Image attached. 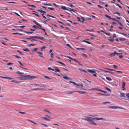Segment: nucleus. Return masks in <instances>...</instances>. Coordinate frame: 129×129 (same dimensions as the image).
Listing matches in <instances>:
<instances>
[{
	"mask_svg": "<svg viewBox=\"0 0 129 129\" xmlns=\"http://www.w3.org/2000/svg\"><path fill=\"white\" fill-rule=\"evenodd\" d=\"M14 56H15V57H16L17 58H21V57L19 56H17V55H14Z\"/></svg>",
	"mask_w": 129,
	"mask_h": 129,
	"instance_id": "nucleus-55",
	"label": "nucleus"
},
{
	"mask_svg": "<svg viewBox=\"0 0 129 129\" xmlns=\"http://www.w3.org/2000/svg\"><path fill=\"white\" fill-rule=\"evenodd\" d=\"M122 53L120 54L119 53H118L116 52V51H114V52L113 53H110L109 55V56L113 57L115 56V54H121Z\"/></svg>",
	"mask_w": 129,
	"mask_h": 129,
	"instance_id": "nucleus-4",
	"label": "nucleus"
},
{
	"mask_svg": "<svg viewBox=\"0 0 129 129\" xmlns=\"http://www.w3.org/2000/svg\"><path fill=\"white\" fill-rule=\"evenodd\" d=\"M110 104V102H103L102 103V104L104 105H106L107 104Z\"/></svg>",
	"mask_w": 129,
	"mask_h": 129,
	"instance_id": "nucleus-23",
	"label": "nucleus"
},
{
	"mask_svg": "<svg viewBox=\"0 0 129 129\" xmlns=\"http://www.w3.org/2000/svg\"><path fill=\"white\" fill-rule=\"evenodd\" d=\"M7 2L8 3H13V4H16V2Z\"/></svg>",
	"mask_w": 129,
	"mask_h": 129,
	"instance_id": "nucleus-57",
	"label": "nucleus"
},
{
	"mask_svg": "<svg viewBox=\"0 0 129 129\" xmlns=\"http://www.w3.org/2000/svg\"><path fill=\"white\" fill-rule=\"evenodd\" d=\"M103 71L104 72H108V73H112V74L113 73L112 72H110V71H106L104 70H103Z\"/></svg>",
	"mask_w": 129,
	"mask_h": 129,
	"instance_id": "nucleus-33",
	"label": "nucleus"
},
{
	"mask_svg": "<svg viewBox=\"0 0 129 129\" xmlns=\"http://www.w3.org/2000/svg\"><path fill=\"white\" fill-rule=\"evenodd\" d=\"M0 77L6 79H9V80H11V79H13V78L8 77H3L1 76H0Z\"/></svg>",
	"mask_w": 129,
	"mask_h": 129,
	"instance_id": "nucleus-7",
	"label": "nucleus"
},
{
	"mask_svg": "<svg viewBox=\"0 0 129 129\" xmlns=\"http://www.w3.org/2000/svg\"><path fill=\"white\" fill-rule=\"evenodd\" d=\"M46 47L45 46H43L41 48V51H43V49H45L46 48Z\"/></svg>",
	"mask_w": 129,
	"mask_h": 129,
	"instance_id": "nucleus-41",
	"label": "nucleus"
},
{
	"mask_svg": "<svg viewBox=\"0 0 129 129\" xmlns=\"http://www.w3.org/2000/svg\"><path fill=\"white\" fill-rule=\"evenodd\" d=\"M41 87H45L46 86V85H40V86Z\"/></svg>",
	"mask_w": 129,
	"mask_h": 129,
	"instance_id": "nucleus-43",
	"label": "nucleus"
},
{
	"mask_svg": "<svg viewBox=\"0 0 129 129\" xmlns=\"http://www.w3.org/2000/svg\"><path fill=\"white\" fill-rule=\"evenodd\" d=\"M47 8L52 10H55L54 8L49 7H48Z\"/></svg>",
	"mask_w": 129,
	"mask_h": 129,
	"instance_id": "nucleus-37",
	"label": "nucleus"
},
{
	"mask_svg": "<svg viewBox=\"0 0 129 129\" xmlns=\"http://www.w3.org/2000/svg\"><path fill=\"white\" fill-rule=\"evenodd\" d=\"M36 39H40L41 40L44 41L46 40V39L44 38V37H38L36 36V37H34Z\"/></svg>",
	"mask_w": 129,
	"mask_h": 129,
	"instance_id": "nucleus-6",
	"label": "nucleus"
},
{
	"mask_svg": "<svg viewBox=\"0 0 129 129\" xmlns=\"http://www.w3.org/2000/svg\"><path fill=\"white\" fill-rule=\"evenodd\" d=\"M105 16L106 17L108 18L109 19H111V17L110 16H108V15H107V14H106L105 15Z\"/></svg>",
	"mask_w": 129,
	"mask_h": 129,
	"instance_id": "nucleus-25",
	"label": "nucleus"
},
{
	"mask_svg": "<svg viewBox=\"0 0 129 129\" xmlns=\"http://www.w3.org/2000/svg\"><path fill=\"white\" fill-rule=\"evenodd\" d=\"M98 94L101 95H103L109 96L110 95L109 94H103V93H98Z\"/></svg>",
	"mask_w": 129,
	"mask_h": 129,
	"instance_id": "nucleus-32",
	"label": "nucleus"
},
{
	"mask_svg": "<svg viewBox=\"0 0 129 129\" xmlns=\"http://www.w3.org/2000/svg\"><path fill=\"white\" fill-rule=\"evenodd\" d=\"M23 50L25 51H30L29 50L28 48L23 49Z\"/></svg>",
	"mask_w": 129,
	"mask_h": 129,
	"instance_id": "nucleus-18",
	"label": "nucleus"
},
{
	"mask_svg": "<svg viewBox=\"0 0 129 129\" xmlns=\"http://www.w3.org/2000/svg\"><path fill=\"white\" fill-rule=\"evenodd\" d=\"M113 68L116 69H117L118 68V67L116 65H114L113 66Z\"/></svg>",
	"mask_w": 129,
	"mask_h": 129,
	"instance_id": "nucleus-36",
	"label": "nucleus"
},
{
	"mask_svg": "<svg viewBox=\"0 0 129 129\" xmlns=\"http://www.w3.org/2000/svg\"><path fill=\"white\" fill-rule=\"evenodd\" d=\"M63 78L65 79H66V80H67V79L70 80V78L68 77L67 76H63Z\"/></svg>",
	"mask_w": 129,
	"mask_h": 129,
	"instance_id": "nucleus-22",
	"label": "nucleus"
},
{
	"mask_svg": "<svg viewBox=\"0 0 129 129\" xmlns=\"http://www.w3.org/2000/svg\"><path fill=\"white\" fill-rule=\"evenodd\" d=\"M41 118L44 119V120H46V121H50V119H48L46 117H41Z\"/></svg>",
	"mask_w": 129,
	"mask_h": 129,
	"instance_id": "nucleus-14",
	"label": "nucleus"
},
{
	"mask_svg": "<svg viewBox=\"0 0 129 129\" xmlns=\"http://www.w3.org/2000/svg\"><path fill=\"white\" fill-rule=\"evenodd\" d=\"M36 51L37 52V53L39 54V55L40 56V57H41L44 58L42 56L43 55V53L42 52L37 51L36 50Z\"/></svg>",
	"mask_w": 129,
	"mask_h": 129,
	"instance_id": "nucleus-11",
	"label": "nucleus"
},
{
	"mask_svg": "<svg viewBox=\"0 0 129 129\" xmlns=\"http://www.w3.org/2000/svg\"><path fill=\"white\" fill-rule=\"evenodd\" d=\"M32 14H34L36 16H37V17H39V15H38V14H36L35 13H33Z\"/></svg>",
	"mask_w": 129,
	"mask_h": 129,
	"instance_id": "nucleus-59",
	"label": "nucleus"
},
{
	"mask_svg": "<svg viewBox=\"0 0 129 129\" xmlns=\"http://www.w3.org/2000/svg\"><path fill=\"white\" fill-rule=\"evenodd\" d=\"M73 60L74 61H76V62H78V63H80V62L78 61H77V60L75 59H73Z\"/></svg>",
	"mask_w": 129,
	"mask_h": 129,
	"instance_id": "nucleus-47",
	"label": "nucleus"
},
{
	"mask_svg": "<svg viewBox=\"0 0 129 129\" xmlns=\"http://www.w3.org/2000/svg\"><path fill=\"white\" fill-rule=\"evenodd\" d=\"M125 82H123L122 83V90H124L126 89V88H125Z\"/></svg>",
	"mask_w": 129,
	"mask_h": 129,
	"instance_id": "nucleus-9",
	"label": "nucleus"
},
{
	"mask_svg": "<svg viewBox=\"0 0 129 129\" xmlns=\"http://www.w3.org/2000/svg\"><path fill=\"white\" fill-rule=\"evenodd\" d=\"M16 73L19 74L23 75L24 74L23 73L19 71H17Z\"/></svg>",
	"mask_w": 129,
	"mask_h": 129,
	"instance_id": "nucleus-17",
	"label": "nucleus"
},
{
	"mask_svg": "<svg viewBox=\"0 0 129 129\" xmlns=\"http://www.w3.org/2000/svg\"><path fill=\"white\" fill-rule=\"evenodd\" d=\"M38 27V28H39V29H40L41 30H43L44 32H45V29H44L43 28H40L39 27Z\"/></svg>",
	"mask_w": 129,
	"mask_h": 129,
	"instance_id": "nucleus-45",
	"label": "nucleus"
},
{
	"mask_svg": "<svg viewBox=\"0 0 129 129\" xmlns=\"http://www.w3.org/2000/svg\"><path fill=\"white\" fill-rule=\"evenodd\" d=\"M72 83L74 84L75 85H80L79 84H78L76 83L75 82H73Z\"/></svg>",
	"mask_w": 129,
	"mask_h": 129,
	"instance_id": "nucleus-50",
	"label": "nucleus"
},
{
	"mask_svg": "<svg viewBox=\"0 0 129 129\" xmlns=\"http://www.w3.org/2000/svg\"><path fill=\"white\" fill-rule=\"evenodd\" d=\"M28 121L30 122L35 124H37L35 122L31 120H28Z\"/></svg>",
	"mask_w": 129,
	"mask_h": 129,
	"instance_id": "nucleus-26",
	"label": "nucleus"
},
{
	"mask_svg": "<svg viewBox=\"0 0 129 129\" xmlns=\"http://www.w3.org/2000/svg\"><path fill=\"white\" fill-rule=\"evenodd\" d=\"M116 37V35L115 34H113V38Z\"/></svg>",
	"mask_w": 129,
	"mask_h": 129,
	"instance_id": "nucleus-63",
	"label": "nucleus"
},
{
	"mask_svg": "<svg viewBox=\"0 0 129 129\" xmlns=\"http://www.w3.org/2000/svg\"><path fill=\"white\" fill-rule=\"evenodd\" d=\"M61 8L63 10H68L67 8L65 6H61Z\"/></svg>",
	"mask_w": 129,
	"mask_h": 129,
	"instance_id": "nucleus-12",
	"label": "nucleus"
},
{
	"mask_svg": "<svg viewBox=\"0 0 129 129\" xmlns=\"http://www.w3.org/2000/svg\"><path fill=\"white\" fill-rule=\"evenodd\" d=\"M13 34H14V35L19 34V35H22V34L18 33H13Z\"/></svg>",
	"mask_w": 129,
	"mask_h": 129,
	"instance_id": "nucleus-31",
	"label": "nucleus"
},
{
	"mask_svg": "<svg viewBox=\"0 0 129 129\" xmlns=\"http://www.w3.org/2000/svg\"><path fill=\"white\" fill-rule=\"evenodd\" d=\"M24 32L26 33H27V34L30 33V34H32L33 33V32H28L27 31H24Z\"/></svg>",
	"mask_w": 129,
	"mask_h": 129,
	"instance_id": "nucleus-38",
	"label": "nucleus"
},
{
	"mask_svg": "<svg viewBox=\"0 0 129 129\" xmlns=\"http://www.w3.org/2000/svg\"><path fill=\"white\" fill-rule=\"evenodd\" d=\"M76 92L81 94H85L86 93V92L83 91H77Z\"/></svg>",
	"mask_w": 129,
	"mask_h": 129,
	"instance_id": "nucleus-13",
	"label": "nucleus"
},
{
	"mask_svg": "<svg viewBox=\"0 0 129 129\" xmlns=\"http://www.w3.org/2000/svg\"><path fill=\"white\" fill-rule=\"evenodd\" d=\"M105 88L106 89H107V90H108L110 92H111V90L109 88H108L107 87H105Z\"/></svg>",
	"mask_w": 129,
	"mask_h": 129,
	"instance_id": "nucleus-29",
	"label": "nucleus"
},
{
	"mask_svg": "<svg viewBox=\"0 0 129 129\" xmlns=\"http://www.w3.org/2000/svg\"><path fill=\"white\" fill-rule=\"evenodd\" d=\"M19 113H21V114H25L26 113L25 112H21V111H19Z\"/></svg>",
	"mask_w": 129,
	"mask_h": 129,
	"instance_id": "nucleus-58",
	"label": "nucleus"
},
{
	"mask_svg": "<svg viewBox=\"0 0 129 129\" xmlns=\"http://www.w3.org/2000/svg\"><path fill=\"white\" fill-rule=\"evenodd\" d=\"M106 79L108 80L111 81L112 80V79L110 77H106Z\"/></svg>",
	"mask_w": 129,
	"mask_h": 129,
	"instance_id": "nucleus-20",
	"label": "nucleus"
},
{
	"mask_svg": "<svg viewBox=\"0 0 129 129\" xmlns=\"http://www.w3.org/2000/svg\"><path fill=\"white\" fill-rule=\"evenodd\" d=\"M13 64V63L9 62L7 64V65L9 66V65H11L12 64Z\"/></svg>",
	"mask_w": 129,
	"mask_h": 129,
	"instance_id": "nucleus-54",
	"label": "nucleus"
},
{
	"mask_svg": "<svg viewBox=\"0 0 129 129\" xmlns=\"http://www.w3.org/2000/svg\"><path fill=\"white\" fill-rule=\"evenodd\" d=\"M108 41H110L111 42H113L114 41V40L113 39V38L112 39H108Z\"/></svg>",
	"mask_w": 129,
	"mask_h": 129,
	"instance_id": "nucleus-51",
	"label": "nucleus"
},
{
	"mask_svg": "<svg viewBox=\"0 0 129 129\" xmlns=\"http://www.w3.org/2000/svg\"><path fill=\"white\" fill-rule=\"evenodd\" d=\"M77 49L78 50H79L80 49H81L82 50H85V49L83 48H77Z\"/></svg>",
	"mask_w": 129,
	"mask_h": 129,
	"instance_id": "nucleus-28",
	"label": "nucleus"
},
{
	"mask_svg": "<svg viewBox=\"0 0 129 129\" xmlns=\"http://www.w3.org/2000/svg\"><path fill=\"white\" fill-rule=\"evenodd\" d=\"M108 108L112 109H125L124 108L122 107H118L116 106H109V107Z\"/></svg>",
	"mask_w": 129,
	"mask_h": 129,
	"instance_id": "nucleus-5",
	"label": "nucleus"
},
{
	"mask_svg": "<svg viewBox=\"0 0 129 129\" xmlns=\"http://www.w3.org/2000/svg\"><path fill=\"white\" fill-rule=\"evenodd\" d=\"M38 11L39 12H40L41 13V14L42 16H43L45 13H46V12L42 10H38Z\"/></svg>",
	"mask_w": 129,
	"mask_h": 129,
	"instance_id": "nucleus-8",
	"label": "nucleus"
},
{
	"mask_svg": "<svg viewBox=\"0 0 129 129\" xmlns=\"http://www.w3.org/2000/svg\"><path fill=\"white\" fill-rule=\"evenodd\" d=\"M113 13L114 14H118L119 16L120 15V14L117 12H113Z\"/></svg>",
	"mask_w": 129,
	"mask_h": 129,
	"instance_id": "nucleus-34",
	"label": "nucleus"
},
{
	"mask_svg": "<svg viewBox=\"0 0 129 129\" xmlns=\"http://www.w3.org/2000/svg\"><path fill=\"white\" fill-rule=\"evenodd\" d=\"M47 15L48 16L50 17H51L52 18H55L53 16L51 15H50L49 14H47Z\"/></svg>",
	"mask_w": 129,
	"mask_h": 129,
	"instance_id": "nucleus-44",
	"label": "nucleus"
},
{
	"mask_svg": "<svg viewBox=\"0 0 129 129\" xmlns=\"http://www.w3.org/2000/svg\"><path fill=\"white\" fill-rule=\"evenodd\" d=\"M40 124L41 125H44L45 127H47L48 126L47 125H46L45 124H43V123H41V124Z\"/></svg>",
	"mask_w": 129,
	"mask_h": 129,
	"instance_id": "nucleus-42",
	"label": "nucleus"
},
{
	"mask_svg": "<svg viewBox=\"0 0 129 129\" xmlns=\"http://www.w3.org/2000/svg\"><path fill=\"white\" fill-rule=\"evenodd\" d=\"M120 97H126L125 95V94L124 93H120Z\"/></svg>",
	"mask_w": 129,
	"mask_h": 129,
	"instance_id": "nucleus-16",
	"label": "nucleus"
},
{
	"mask_svg": "<svg viewBox=\"0 0 129 129\" xmlns=\"http://www.w3.org/2000/svg\"><path fill=\"white\" fill-rule=\"evenodd\" d=\"M36 45V44H30L28 45V47H30L31 46H35Z\"/></svg>",
	"mask_w": 129,
	"mask_h": 129,
	"instance_id": "nucleus-19",
	"label": "nucleus"
},
{
	"mask_svg": "<svg viewBox=\"0 0 129 129\" xmlns=\"http://www.w3.org/2000/svg\"><path fill=\"white\" fill-rule=\"evenodd\" d=\"M83 119L89 122V124L94 125H96L97 124L95 123L92 120H105V119L103 118H99L98 117L92 118L91 117L88 116H84Z\"/></svg>",
	"mask_w": 129,
	"mask_h": 129,
	"instance_id": "nucleus-1",
	"label": "nucleus"
},
{
	"mask_svg": "<svg viewBox=\"0 0 129 129\" xmlns=\"http://www.w3.org/2000/svg\"><path fill=\"white\" fill-rule=\"evenodd\" d=\"M33 22L35 23V24L37 25H38V24H39L35 20H34L33 21Z\"/></svg>",
	"mask_w": 129,
	"mask_h": 129,
	"instance_id": "nucleus-40",
	"label": "nucleus"
},
{
	"mask_svg": "<svg viewBox=\"0 0 129 129\" xmlns=\"http://www.w3.org/2000/svg\"><path fill=\"white\" fill-rule=\"evenodd\" d=\"M105 34H106V35L108 36H110V33H106V32H105Z\"/></svg>",
	"mask_w": 129,
	"mask_h": 129,
	"instance_id": "nucleus-61",
	"label": "nucleus"
},
{
	"mask_svg": "<svg viewBox=\"0 0 129 129\" xmlns=\"http://www.w3.org/2000/svg\"><path fill=\"white\" fill-rule=\"evenodd\" d=\"M66 57H67V58H69L70 59L72 60H73V58L71 57H70L69 56H65Z\"/></svg>",
	"mask_w": 129,
	"mask_h": 129,
	"instance_id": "nucleus-39",
	"label": "nucleus"
},
{
	"mask_svg": "<svg viewBox=\"0 0 129 129\" xmlns=\"http://www.w3.org/2000/svg\"><path fill=\"white\" fill-rule=\"evenodd\" d=\"M111 19L112 20H114V21H117V20L115 18H111Z\"/></svg>",
	"mask_w": 129,
	"mask_h": 129,
	"instance_id": "nucleus-53",
	"label": "nucleus"
},
{
	"mask_svg": "<svg viewBox=\"0 0 129 129\" xmlns=\"http://www.w3.org/2000/svg\"><path fill=\"white\" fill-rule=\"evenodd\" d=\"M97 89L95 88H92L91 89H88V90L91 91V90H97Z\"/></svg>",
	"mask_w": 129,
	"mask_h": 129,
	"instance_id": "nucleus-27",
	"label": "nucleus"
},
{
	"mask_svg": "<svg viewBox=\"0 0 129 129\" xmlns=\"http://www.w3.org/2000/svg\"><path fill=\"white\" fill-rule=\"evenodd\" d=\"M116 5L117 6H118L119 7V8H122L121 7V6H120L119 4H116Z\"/></svg>",
	"mask_w": 129,
	"mask_h": 129,
	"instance_id": "nucleus-62",
	"label": "nucleus"
},
{
	"mask_svg": "<svg viewBox=\"0 0 129 129\" xmlns=\"http://www.w3.org/2000/svg\"><path fill=\"white\" fill-rule=\"evenodd\" d=\"M57 62L63 65H65V64L64 63L62 62H61L60 61H57Z\"/></svg>",
	"mask_w": 129,
	"mask_h": 129,
	"instance_id": "nucleus-35",
	"label": "nucleus"
},
{
	"mask_svg": "<svg viewBox=\"0 0 129 129\" xmlns=\"http://www.w3.org/2000/svg\"><path fill=\"white\" fill-rule=\"evenodd\" d=\"M87 71L93 74V75L95 77H96V73L94 71L90 69H87Z\"/></svg>",
	"mask_w": 129,
	"mask_h": 129,
	"instance_id": "nucleus-3",
	"label": "nucleus"
},
{
	"mask_svg": "<svg viewBox=\"0 0 129 129\" xmlns=\"http://www.w3.org/2000/svg\"><path fill=\"white\" fill-rule=\"evenodd\" d=\"M117 55L120 58H122L123 57V56L122 55H119L120 54H117Z\"/></svg>",
	"mask_w": 129,
	"mask_h": 129,
	"instance_id": "nucleus-46",
	"label": "nucleus"
},
{
	"mask_svg": "<svg viewBox=\"0 0 129 129\" xmlns=\"http://www.w3.org/2000/svg\"><path fill=\"white\" fill-rule=\"evenodd\" d=\"M119 40L120 41H124L125 40V39L123 38H120L119 39Z\"/></svg>",
	"mask_w": 129,
	"mask_h": 129,
	"instance_id": "nucleus-30",
	"label": "nucleus"
},
{
	"mask_svg": "<svg viewBox=\"0 0 129 129\" xmlns=\"http://www.w3.org/2000/svg\"><path fill=\"white\" fill-rule=\"evenodd\" d=\"M116 22H117V23L119 24L121 26H123V25L118 20H117Z\"/></svg>",
	"mask_w": 129,
	"mask_h": 129,
	"instance_id": "nucleus-24",
	"label": "nucleus"
},
{
	"mask_svg": "<svg viewBox=\"0 0 129 129\" xmlns=\"http://www.w3.org/2000/svg\"><path fill=\"white\" fill-rule=\"evenodd\" d=\"M55 68L56 69H55V72H60V70L57 67H55Z\"/></svg>",
	"mask_w": 129,
	"mask_h": 129,
	"instance_id": "nucleus-15",
	"label": "nucleus"
},
{
	"mask_svg": "<svg viewBox=\"0 0 129 129\" xmlns=\"http://www.w3.org/2000/svg\"><path fill=\"white\" fill-rule=\"evenodd\" d=\"M69 8L70 11H72L74 12H75V11H76L74 9H71V8Z\"/></svg>",
	"mask_w": 129,
	"mask_h": 129,
	"instance_id": "nucleus-49",
	"label": "nucleus"
},
{
	"mask_svg": "<svg viewBox=\"0 0 129 129\" xmlns=\"http://www.w3.org/2000/svg\"><path fill=\"white\" fill-rule=\"evenodd\" d=\"M33 27L34 28H38V27H37L36 25H34L33 26Z\"/></svg>",
	"mask_w": 129,
	"mask_h": 129,
	"instance_id": "nucleus-60",
	"label": "nucleus"
},
{
	"mask_svg": "<svg viewBox=\"0 0 129 129\" xmlns=\"http://www.w3.org/2000/svg\"><path fill=\"white\" fill-rule=\"evenodd\" d=\"M18 62L20 63V64L22 66H24L22 64L21 62L19 61H18Z\"/></svg>",
	"mask_w": 129,
	"mask_h": 129,
	"instance_id": "nucleus-48",
	"label": "nucleus"
},
{
	"mask_svg": "<svg viewBox=\"0 0 129 129\" xmlns=\"http://www.w3.org/2000/svg\"><path fill=\"white\" fill-rule=\"evenodd\" d=\"M126 95L127 98H129V93H127L126 94Z\"/></svg>",
	"mask_w": 129,
	"mask_h": 129,
	"instance_id": "nucleus-64",
	"label": "nucleus"
},
{
	"mask_svg": "<svg viewBox=\"0 0 129 129\" xmlns=\"http://www.w3.org/2000/svg\"><path fill=\"white\" fill-rule=\"evenodd\" d=\"M27 5L28 6H30L31 7H34L35 8L36 7L35 6L33 5H30L28 4V5Z\"/></svg>",
	"mask_w": 129,
	"mask_h": 129,
	"instance_id": "nucleus-56",
	"label": "nucleus"
},
{
	"mask_svg": "<svg viewBox=\"0 0 129 129\" xmlns=\"http://www.w3.org/2000/svg\"><path fill=\"white\" fill-rule=\"evenodd\" d=\"M21 77H18L17 78L21 80H27L33 79V78H36L37 77L35 76H30L27 75L23 76H20Z\"/></svg>",
	"mask_w": 129,
	"mask_h": 129,
	"instance_id": "nucleus-2",
	"label": "nucleus"
},
{
	"mask_svg": "<svg viewBox=\"0 0 129 129\" xmlns=\"http://www.w3.org/2000/svg\"><path fill=\"white\" fill-rule=\"evenodd\" d=\"M75 92H76V91H71V92H68L67 93V94H70L72 93Z\"/></svg>",
	"mask_w": 129,
	"mask_h": 129,
	"instance_id": "nucleus-21",
	"label": "nucleus"
},
{
	"mask_svg": "<svg viewBox=\"0 0 129 129\" xmlns=\"http://www.w3.org/2000/svg\"><path fill=\"white\" fill-rule=\"evenodd\" d=\"M20 67H21V68L25 70H28V69H27V68H24V67H21V66H20Z\"/></svg>",
	"mask_w": 129,
	"mask_h": 129,
	"instance_id": "nucleus-52",
	"label": "nucleus"
},
{
	"mask_svg": "<svg viewBox=\"0 0 129 129\" xmlns=\"http://www.w3.org/2000/svg\"><path fill=\"white\" fill-rule=\"evenodd\" d=\"M44 89L43 88H34L32 89V91H34V90H44Z\"/></svg>",
	"mask_w": 129,
	"mask_h": 129,
	"instance_id": "nucleus-10",
	"label": "nucleus"
}]
</instances>
